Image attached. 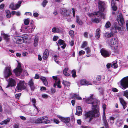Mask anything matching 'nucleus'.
<instances>
[{
	"label": "nucleus",
	"instance_id": "obj_5",
	"mask_svg": "<svg viewBox=\"0 0 128 128\" xmlns=\"http://www.w3.org/2000/svg\"><path fill=\"white\" fill-rule=\"evenodd\" d=\"M70 12L68 10H67L64 9H63L62 10V14L66 18L68 21H71V17L70 15Z\"/></svg>",
	"mask_w": 128,
	"mask_h": 128
},
{
	"label": "nucleus",
	"instance_id": "obj_63",
	"mask_svg": "<svg viewBox=\"0 0 128 128\" xmlns=\"http://www.w3.org/2000/svg\"><path fill=\"white\" fill-rule=\"evenodd\" d=\"M122 122L120 121H118L117 122V124L119 126H120L122 125Z\"/></svg>",
	"mask_w": 128,
	"mask_h": 128
},
{
	"label": "nucleus",
	"instance_id": "obj_44",
	"mask_svg": "<svg viewBox=\"0 0 128 128\" xmlns=\"http://www.w3.org/2000/svg\"><path fill=\"white\" fill-rule=\"evenodd\" d=\"M30 102H32L33 104V106L34 107H36L35 104L36 102V101L35 98H32L30 100Z\"/></svg>",
	"mask_w": 128,
	"mask_h": 128
},
{
	"label": "nucleus",
	"instance_id": "obj_25",
	"mask_svg": "<svg viewBox=\"0 0 128 128\" xmlns=\"http://www.w3.org/2000/svg\"><path fill=\"white\" fill-rule=\"evenodd\" d=\"M60 28L57 27L53 28L52 29V32H53L58 33L60 32Z\"/></svg>",
	"mask_w": 128,
	"mask_h": 128
},
{
	"label": "nucleus",
	"instance_id": "obj_43",
	"mask_svg": "<svg viewBox=\"0 0 128 128\" xmlns=\"http://www.w3.org/2000/svg\"><path fill=\"white\" fill-rule=\"evenodd\" d=\"M48 2V1L47 0H44L42 4V6L44 7L46 6Z\"/></svg>",
	"mask_w": 128,
	"mask_h": 128
},
{
	"label": "nucleus",
	"instance_id": "obj_24",
	"mask_svg": "<svg viewBox=\"0 0 128 128\" xmlns=\"http://www.w3.org/2000/svg\"><path fill=\"white\" fill-rule=\"evenodd\" d=\"M38 113V109L36 107H34V110L33 112L29 113V114L31 116H35Z\"/></svg>",
	"mask_w": 128,
	"mask_h": 128
},
{
	"label": "nucleus",
	"instance_id": "obj_48",
	"mask_svg": "<svg viewBox=\"0 0 128 128\" xmlns=\"http://www.w3.org/2000/svg\"><path fill=\"white\" fill-rule=\"evenodd\" d=\"M72 74L73 77L75 78L76 76V71L74 70H73L72 71Z\"/></svg>",
	"mask_w": 128,
	"mask_h": 128
},
{
	"label": "nucleus",
	"instance_id": "obj_17",
	"mask_svg": "<svg viewBox=\"0 0 128 128\" xmlns=\"http://www.w3.org/2000/svg\"><path fill=\"white\" fill-rule=\"evenodd\" d=\"M111 48L114 51V52L118 54L120 52V49L117 44L110 46Z\"/></svg>",
	"mask_w": 128,
	"mask_h": 128
},
{
	"label": "nucleus",
	"instance_id": "obj_56",
	"mask_svg": "<svg viewBox=\"0 0 128 128\" xmlns=\"http://www.w3.org/2000/svg\"><path fill=\"white\" fill-rule=\"evenodd\" d=\"M114 28L118 30H121V28L120 27L118 26L117 25H114Z\"/></svg>",
	"mask_w": 128,
	"mask_h": 128
},
{
	"label": "nucleus",
	"instance_id": "obj_47",
	"mask_svg": "<svg viewBox=\"0 0 128 128\" xmlns=\"http://www.w3.org/2000/svg\"><path fill=\"white\" fill-rule=\"evenodd\" d=\"M118 66L117 63H114L112 65V67L114 68H117Z\"/></svg>",
	"mask_w": 128,
	"mask_h": 128
},
{
	"label": "nucleus",
	"instance_id": "obj_52",
	"mask_svg": "<svg viewBox=\"0 0 128 128\" xmlns=\"http://www.w3.org/2000/svg\"><path fill=\"white\" fill-rule=\"evenodd\" d=\"M111 24L110 22H108L106 24L105 26L106 28H109Z\"/></svg>",
	"mask_w": 128,
	"mask_h": 128
},
{
	"label": "nucleus",
	"instance_id": "obj_51",
	"mask_svg": "<svg viewBox=\"0 0 128 128\" xmlns=\"http://www.w3.org/2000/svg\"><path fill=\"white\" fill-rule=\"evenodd\" d=\"M87 43L86 42H83V44L82 45L81 48H84L87 45Z\"/></svg>",
	"mask_w": 128,
	"mask_h": 128
},
{
	"label": "nucleus",
	"instance_id": "obj_46",
	"mask_svg": "<svg viewBox=\"0 0 128 128\" xmlns=\"http://www.w3.org/2000/svg\"><path fill=\"white\" fill-rule=\"evenodd\" d=\"M123 96L128 99V91L126 90L123 92Z\"/></svg>",
	"mask_w": 128,
	"mask_h": 128
},
{
	"label": "nucleus",
	"instance_id": "obj_21",
	"mask_svg": "<svg viewBox=\"0 0 128 128\" xmlns=\"http://www.w3.org/2000/svg\"><path fill=\"white\" fill-rule=\"evenodd\" d=\"M80 84L83 85H92L90 82L85 80H81L80 81Z\"/></svg>",
	"mask_w": 128,
	"mask_h": 128
},
{
	"label": "nucleus",
	"instance_id": "obj_53",
	"mask_svg": "<svg viewBox=\"0 0 128 128\" xmlns=\"http://www.w3.org/2000/svg\"><path fill=\"white\" fill-rule=\"evenodd\" d=\"M74 32L73 30H70L69 32V34L72 37L74 36Z\"/></svg>",
	"mask_w": 128,
	"mask_h": 128
},
{
	"label": "nucleus",
	"instance_id": "obj_54",
	"mask_svg": "<svg viewBox=\"0 0 128 128\" xmlns=\"http://www.w3.org/2000/svg\"><path fill=\"white\" fill-rule=\"evenodd\" d=\"M30 21L28 19L24 21V25H27L29 23Z\"/></svg>",
	"mask_w": 128,
	"mask_h": 128
},
{
	"label": "nucleus",
	"instance_id": "obj_2",
	"mask_svg": "<svg viewBox=\"0 0 128 128\" xmlns=\"http://www.w3.org/2000/svg\"><path fill=\"white\" fill-rule=\"evenodd\" d=\"M88 15L90 16H93L94 18L92 19V22L96 23H99L100 19L103 16L104 14L100 12H97L93 13H89Z\"/></svg>",
	"mask_w": 128,
	"mask_h": 128
},
{
	"label": "nucleus",
	"instance_id": "obj_7",
	"mask_svg": "<svg viewBox=\"0 0 128 128\" xmlns=\"http://www.w3.org/2000/svg\"><path fill=\"white\" fill-rule=\"evenodd\" d=\"M52 78L54 80L55 83L54 84V87L56 88L57 86L58 88H62L60 84V81L59 79L58 78L57 76H53Z\"/></svg>",
	"mask_w": 128,
	"mask_h": 128
},
{
	"label": "nucleus",
	"instance_id": "obj_27",
	"mask_svg": "<svg viewBox=\"0 0 128 128\" xmlns=\"http://www.w3.org/2000/svg\"><path fill=\"white\" fill-rule=\"evenodd\" d=\"M27 28V26L25 25H22L21 26V28L20 29L21 32H26Z\"/></svg>",
	"mask_w": 128,
	"mask_h": 128
},
{
	"label": "nucleus",
	"instance_id": "obj_1",
	"mask_svg": "<svg viewBox=\"0 0 128 128\" xmlns=\"http://www.w3.org/2000/svg\"><path fill=\"white\" fill-rule=\"evenodd\" d=\"M86 101L88 104L92 105V110L85 114L86 118L89 119L88 122H90L93 118L98 116L100 115L98 108V101L96 99L93 98V95L86 99Z\"/></svg>",
	"mask_w": 128,
	"mask_h": 128
},
{
	"label": "nucleus",
	"instance_id": "obj_49",
	"mask_svg": "<svg viewBox=\"0 0 128 128\" xmlns=\"http://www.w3.org/2000/svg\"><path fill=\"white\" fill-rule=\"evenodd\" d=\"M58 42L60 45L61 46L64 44V42L61 40H59L58 41Z\"/></svg>",
	"mask_w": 128,
	"mask_h": 128
},
{
	"label": "nucleus",
	"instance_id": "obj_41",
	"mask_svg": "<svg viewBox=\"0 0 128 128\" xmlns=\"http://www.w3.org/2000/svg\"><path fill=\"white\" fill-rule=\"evenodd\" d=\"M7 15V17L8 18H10L11 16V14L10 12L8 10H6Z\"/></svg>",
	"mask_w": 128,
	"mask_h": 128
},
{
	"label": "nucleus",
	"instance_id": "obj_39",
	"mask_svg": "<svg viewBox=\"0 0 128 128\" xmlns=\"http://www.w3.org/2000/svg\"><path fill=\"white\" fill-rule=\"evenodd\" d=\"M103 117L104 118V121L105 123V127L106 128H107L108 123L107 122L106 120V116H105V113H104V114Z\"/></svg>",
	"mask_w": 128,
	"mask_h": 128
},
{
	"label": "nucleus",
	"instance_id": "obj_26",
	"mask_svg": "<svg viewBox=\"0 0 128 128\" xmlns=\"http://www.w3.org/2000/svg\"><path fill=\"white\" fill-rule=\"evenodd\" d=\"M49 55L48 51L46 50L44 53L43 56V58L44 60H46L48 58Z\"/></svg>",
	"mask_w": 128,
	"mask_h": 128
},
{
	"label": "nucleus",
	"instance_id": "obj_64",
	"mask_svg": "<svg viewBox=\"0 0 128 128\" xmlns=\"http://www.w3.org/2000/svg\"><path fill=\"white\" fill-rule=\"evenodd\" d=\"M54 122L56 123L57 124H58L60 122L59 121L56 119H54Z\"/></svg>",
	"mask_w": 128,
	"mask_h": 128
},
{
	"label": "nucleus",
	"instance_id": "obj_11",
	"mask_svg": "<svg viewBox=\"0 0 128 128\" xmlns=\"http://www.w3.org/2000/svg\"><path fill=\"white\" fill-rule=\"evenodd\" d=\"M22 72V69L21 67V64H18V66L16 69L14 70V72L17 76H20Z\"/></svg>",
	"mask_w": 128,
	"mask_h": 128
},
{
	"label": "nucleus",
	"instance_id": "obj_36",
	"mask_svg": "<svg viewBox=\"0 0 128 128\" xmlns=\"http://www.w3.org/2000/svg\"><path fill=\"white\" fill-rule=\"evenodd\" d=\"M68 68H65L63 71V73L64 75L66 76H70V74L68 72Z\"/></svg>",
	"mask_w": 128,
	"mask_h": 128
},
{
	"label": "nucleus",
	"instance_id": "obj_58",
	"mask_svg": "<svg viewBox=\"0 0 128 128\" xmlns=\"http://www.w3.org/2000/svg\"><path fill=\"white\" fill-rule=\"evenodd\" d=\"M106 108V106L105 104H104L102 106V108L103 110L104 114L105 113V110Z\"/></svg>",
	"mask_w": 128,
	"mask_h": 128
},
{
	"label": "nucleus",
	"instance_id": "obj_57",
	"mask_svg": "<svg viewBox=\"0 0 128 128\" xmlns=\"http://www.w3.org/2000/svg\"><path fill=\"white\" fill-rule=\"evenodd\" d=\"M42 97L44 98H47L48 97V96L46 94H42Z\"/></svg>",
	"mask_w": 128,
	"mask_h": 128
},
{
	"label": "nucleus",
	"instance_id": "obj_33",
	"mask_svg": "<svg viewBox=\"0 0 128 128\" xmlns=\"http://www.w3.org/2000/svg\"><path fill=\"white\" fill-rule=\"evenodd\" d=\"M39 38L38 37H36L35 38L34 42V46L35 47H36L38 46V43Z\"/></svg>",
	"mask_w": 128,
	"mask_h": 128
},
{
	"label": "nucleus",
	"instance_id": "obj_40",
	"mask_svg": "<svg viewBox=\"0 0 128 128\" xmlns=\"http://www.w3.org/2000/svg\"><path fill=\"white\" fill-rule=\"evenodd\" d=\"M62 84L66 87L69 86L70 85V82L64 80L63 81Z\"/></svg>",
	"mask_w": 128,
	"mask_h": 128
},
{
	"label": "nucleus",
	"instance_id": "obj_10",
	"mask_svg": "<svg viewBox=\"0 0 128 128\" xmlns=\"http://www.w3.org/2000/svg\"><path fill=\"white\" fill-rule=\"evenodd\" d=\"M12 39L14 42L16 44H20L23 43V39L21 37L15 36Z\"/></svg>",
	"mask_w": 128,
	"mask_h": 128
},
{
	"label": "nucleus",
	"instance_id": "obj_14",
	"mask_svg": "<svg viewBox=\"0 0 128 128\" xmlns=\"http://www.w3.org/2000/svg\"><path fill=\"white\" fill-rule=\"evenodd\" d=\"M8 84L6 88H8L10 86H14L16 85V82L15 80L12 78H10L8 81Z\"/></svg>",
	"mask_w": 128,
	"mask_h": 128
},
{
	"label": "nucleus",
	"instance_id": "obj_45",
	"mask_svg": "<svg viewBox=\"0 0 128 128\" xmlns=\"http://www.w3.org/2000/svg\"><path fill=\"white\" fill-rule=\"evenodd\" d=\"M21 38L23 39V43H24V40H26L28 39V36L26 35H25L22 36Z\"/></svg>",
	"mask_w": 128,
	"mask_h": 128
},
{
	"label": "nucleus",
	"instance_id": "obj_3",
	"mask_svg": "<svg viewBox=\"0 0 128 128\" xmlns=\"http://www.w3.org/2000/svg\"><path fill=\"white\" fill-rule=\"evenodd\" d=\"M4 75L5 78H8L12 75V70L10 66L6 67L4 72Z\"/></svg>",
	"mask_w": 128,
	"mask_h": 128
},
{
	"label": "nucleus",
	"instance_id": "obj_4",
	"mask_svg": "<svg viewBox=\"0 0 128 128\" xmlns=\"http://www.w3.org/2000/svg\"><path fill=\"white\" fill-rule=\"evenodd\" d=\"M121 88L125 90L128 88V76L122 78L120 81Z\"/></svg>",
	"mask_w": 128,
	"mask_h": 128
},
{
	"label": "nucleus",
	"instance_id": "obj_13",
	"mask_svg": "<svg viewBox=\"0 0 128 128\" xmlns=\"http://www.w3.org/2000/svg\"><path fill=\"white\" fill-rule=\"evenodd\" d=\"M34 78L35 79H38L40 78L44 84L46 86H47L48 84V82L46 80V78L45 77L41 76H39L38 75L36 74V76L34 77Z\"/></svg>",
	"mask_w": 128,
	"mask_h": 128
},
{
	"label": "nucleus",
	"instance_id": "obj_20",
	"mask_svg": "<svg viewBox=\"0 0 128 128\" xmlns=\"http://www.w3.org/2000/svg\"><path fill=\"white\" fill-rule=\"evenodd\" d=\"M70 118H64L62 120V122L66 124L67 126H70Z\"/></svg>",
	"mask_w": 128,
	"mask_h": 128
},
{
	"label": "nucleus",
	"instance_id": "obj_37",
	"mask_svg": "<svg viewBox=\"0 0 128 128\" xmlns=\"http://www.w3.org/2000/svg\"><path fill=\"white\" fill-rule=\"evenodd\" d=\"M115 3L113 1L111 2V5L112 6V8L114 11H116L117 9V7L115 5Z\"/></svg>",
	"mask_w": 128,
	"mask_h": 128
},
{
	"label": "nucleus",
	"instance_id": "obj_60",
	"mask_svg": "<svg viewBox=\"0 0 128 128\" xmlns=\"http://www.w3.org/2000/svg\"><path fill=\"white\" fill-rule=\"evenodd\" d=\"M21 95V94L20 93L18 94H16L15 96V97L17 99H18Z\"/></svg>",
	"mask_w": 128,
	"mask_h": 128
},
{
	"label": "nucleus",
	"instance_id": "obj_38",
	"mask_svg": "<svg viewBox=\"0 0 128 128\" xmlns=\"http://www.w3.org/2000/svg\"><path fill=\"white\" fill-rule=\"evenodd\" d=\"M76 17L77 18L76 22L77 23L80 25H82L83 24V22L81 20L79 19L78 17V16H76Z\"/></svg>",
	"mask_w": 128,
	"mask_h": 128
},
{
	"label": "nucleus",
	"instance_id": "obj_16",
	"mask_svg": "<svg viewBox=\"0 0 128 128\" xmlns=\"http://www.w3.org/2000/svg\"><path fill=\"white\" fill-rule=\"evenodd\" d=\"M22 4L21 2H18V4L16 5H14L13 4H11L10 6V8L12 10H16L19 8L20 6V4Z\"/></svg>",
	"mask_w": 128,
	"mask_h": 128
},
{
	"label": "nucleus",
	"instance_id": "obj_34",
	"mask_svg": "<svg viewBox=\"0 0 128 128\" xmlns=\"http://www.w3.org/2000/svg\"><path fill=\"white\" fill-rule=\"evenodd\" d=\"M10 121V120L9 118H8L7 119L4 120L2 121L0 123V124L1 125L4 124H6L9 123Z\"/></svg>",
	"mask_w": 128,
	"mask_h": 128
},
{
	"label": "nucleus",
	"instance_id": "obj_32",
	"mask_svg": "<svg viewBox=\"0 0 128 128\" xmlns=\"http://www.w3.org/2000/svg\"><path fill=\"white\" fill-rule=\"evenodd\" d=\"M72 98L78 100H82L81 98L78 95L76 94H73L72 95Z\"/></svg>",
	"mask_w": 128,
	"mask_h": 128
},
{
	"label": "nucleus",
	"instance_id": "obj_61",
	"mask_svg": "<svg viewBox=\"0 0 128 128\" xmlns=\"http://www.w3.org/2000/svg\"><path fill=\"white\" fill-rule=\"evenodd\" d=\"M101 76L100 75L96 77V80H97L100 81L101 80Z\"/></svg>",
	"mask_w": 128,
	"mask_h": 128
},
{
	"label": "nucleus",
	"instance_id": "obj_22",
	"mask_svg": "<svg viewBox=\"0 0 128 128\" xmlns=\"http://www.w3.org/2000/svg\"><path fill=\"white\" fill-rule=\"evenodd\" d=\"M42 124H48L50 122V121L48 120V118L46 116L42 117Z\"/></svg>",
	"mask_w": 128,
	"mask_h": 128
},
{
	"label": "nucleus",
	"instance_id": "obj_35",
	"mask_svg": "<svg viewBox=\"0 0 128 128\" xmlns=\"http://www.w3.org/2000/svg\"><path fill=\"white\" fill-rule=\"evenodd\" d=\"M36 124H42V117L38 118L35 122Z\"/></svg>",
	"mask_w": 128,
	"mask_h": 128
},
{
	"label": "nucleus",
	"instance_id": "obj_12",
	"mask_svg": "<svg viewBox=\"0 0 128 128\" xmlns=\"http://www.w3.org/2000/svg\"><path fill=\"white\" fill-rule=\"evenodd\" d=\"M118 42L117 39L116 38H113L111 39L108 40V45H109L110 46L117 45Z\"/></svg>",
	"mask_w": 128,
	"mask_h": 128
},
{
	"label": "nucleus",
	"instance_id": "obj_6",
	"mask_svg": "<svg viewBox=\"0 0 128 128\" xmlns=\"http://www.w3.org/2000/svg\"><path fill=\"white\" fill-rule=\"evenodd\" d=\"M100 52L102 56L104 58L109 57L111 53L110 51L106 50L104 48L101 49Z\"/></svg>",
	"mask_w": 128,
	"mask_h": 128
},
{
	"label": "nucleus",
	"instance_id": "obj_15",
	"mask_svg": "<svg viewBox=\"0 0 128 128\" xmlns=\"http://www.w3.org/2000/svg\"><path fill=\"white\" fill-rule=\"evenodd\" d=\"M99 8L100 12H103L105 9V4L104 2L100 1L98 2Z\"/></svg>",
	"mask_w": 128,
	"mask_h": 128
},
{
	"label": "nucleus",
	"instance_id": "obj_18",
	"mask_svg": "<svg viewBox=\"0 0 128 128\" xmlns=\"http://www.w3.org/2000/svg\"><path fill=\"white\" fill-rule=\"evenodd\" d=\"M36 28V26L34 24H32L29 26H27L26 32L30 33L32 32Z\"/></svg>",
	"mask_w": 128,
	"mask_h": 128
},
{
	"label": "nucleus",
	"instance_id": "obj_9",
	"mask_svg": "<svg viewBox=\"0 0 128 128\" xmlns=\"http://www.w3.org/2000/svg\"><path fill=\"white\" fill-rule=\"evenodd\" d=\"M117 20L120 26H122L124 24V19L122 14H120L117 16Z\"/></svg>",
	"mask_w": 128,
	"mask_h": 128
},
{
	"label": "nucleus",
	"instance_id": "obj_30",
	"mask_svg": "<svg viewBox=\"0 0 128 128\" xmlns=\"http://www.w3.org/2000/svg\"><path fill=\"white\" fill-rule=\"evenodd\" d=\"M100 30L98 28L97 29L96 31V38L97 39L99 38L100 36Z\"/></svg>",
	"mask_w": 128,
	"mask_h": 128
},
{
	"label": "nucleus",
	"instance_id": "obj_8",
	"mask_svg": "<svg viewBox=\"0 0 128 128\" xmlns=\"http://www.w3.org/2000/svg\"><path fill=\"white\" fill-rule=\"evenodd\" d=\"M25 84L24 81H20L19 83L18 84L16 89L18 91H20L25 89L26 86Z\"/></svg>",
	"mask_w": 128,
	"mask_h": 128
},
{
	"label": "nucleus",
	"instance_id": "obj_23",
	"mask_svg": "<svg viewBox=\"0 0 128 128\" xmlns=\"http://www.w3.org/2000/svg\"><path fill=\"white\" fill-rule=\"evenodd\" d=\"M76 114L78 116H80L82 115V110L81 107H77L76 108Z\"/></svg>",
	"mask_w": 128,
	"mask_h": 128
},
{
	"label": "nucleus",
	"instance_id": "obj_31",
	"mask_svg": "<svg viewBox=\"0 0 128 128\" xmlns=\"http://www.w3.org/2000/svg\"><path fill=\"white\" fill-rule=\"evenodd\" d=\"M114 36V34L112 32L110 33L108 32L106 33L105 34V36L107 38H110Z\"/></svg>",
	"mask_w": 128,
	"mask_h": 128
},
{
	"label": "nucleus",
	"instance_id": "obj_59",
	"mask_svg": "<svg viewBox=\"0 0 128 128\" xmlns=\"http://www.w3.org/2000/svg\"><path fill=\"white\" fill-rule=\"evenodd\" d=\"M51 93L52 94L55 93L56 92V90L54 88H52L51 89Z\"/></svg>",
	"mask_w": 128,
	"mask_h": 128
},
{
	"label": "nucleus",
	"instance_id": "obj_55",
	"mask_svg": "<svg viewBox=\"0 0 128 128\" xmlns=\"http://www.w3.org/2000/svg\"><path fill=\"white\" fill-rule=\"evenodd\" d=\"M85 54V52L83 50H81L80 51L79 53V55L80 56H81L82 55H84Z\"/></svg>",
	"mask_w": 128,
	"mask_h": 128
},
{
	"label": "nucleus",
	"instance_id": "obj_19",
	"mask_svg": "<svg viewBox=\"0 0 128 128\" xmlns=\"http://www.w3.org/2000/svg\"><path fill=\"white\" fill-rule=\"evenodd\" d=\"M34 80L32 79H30L28 82V85L32 91L34 90L36 88L34 84Z\"/></svg>",
	"mask_w": 128,
	"mask_h": 128
},
{
	"label": "nucleus",
	"instance_id": "obj_42",
	"mask_svg": "<svg viewBox=\"0 0 128 128\" xmlns=\"http://www.w3.org/2000/svg\"><path fill=\"white\" fill-rule=\"evenodd\" d=\"M54 59L55 62L58 64L60 63V62L59 61H57V59L58 58L59 56L57 55H54Z\"/></svg>",
	"mask_w": 128,
	"mask_h": 128
},
{
	"label": "nucleus",
	"instance_id": "obj_50",
	"mask_svg": "<svg viewBox=\"0 0 128 128\" xmlns=\"http://www.w3.org/2000/svg\"><path fill=\"white\" fill-rule=\"evenodd\" d=\"M85 50L86 51V52L87 54H90V53L91 50L90 48L88 47L85 48Z\"/></svg>",
	"mask_w": 128,
	"mask_h": 128
},
{
	"label": "nucleus",
	"instance_id": "obj_28",
	"mask_svg": "<svg viewBox=\"0 0 128 128\" xmlns=\"http://www.w3.org/2000/svg\"><path fill=\"white\" fill-rule=\"evenodd\" d=\"M1 34L3 36L5 40L7 41H8L10 39V36L8 35L4 34L3 32H2Z\"/></svg>",
	"mask_w": 128,
	"mask_h": 128
},
{
	"label": "nucleus",
	"instance_id": "obj_62",
	"mask_svg": "<svg viewBox=\"0 0 128 128\" xmlns=\"http://www.w3.org/2000/svg\"><path fill=\"white\" fill-rule=\"evenodd\" d=\"M59 38L58 37L56 36H54L53 38V40L54 41H56Z\"/></svg>",
	"mask_w": 128,
	"mask_h": 128
},
{
	"label": "nucleus",
	"instance_id": "obj_29",
	"mask_svg": "<svg viewBox=\"0 0 128 128\" xmlns=\"http://www.w3.org/2000/svg\"><path fill=\"white\" fill-rule=\"evenodd\" d=\"M120 103L122 105L123 108L124 109L126 108V103L125 102L123 98H120Z\"/></svg>",
	"mask_w": 128,
	"mask_h": 128
}]
</instances>
